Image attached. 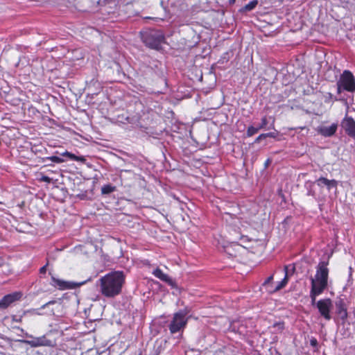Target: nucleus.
I'll use <instances>...</instances> for the list:
<instances>
[{"label": "nucleus", "mask_w": 355, "mask_h": 355, "mask_svg": "<svg viewBox=\"0 0 355 355\" xmlns=\"http://www.w3.org/2000/svg\"><path fill=\"white\" fill-rule=\"evenodd\" d=\"M124 283L123 272L112 271L99 278L96 285L103 297L112 299L121 294Z\"/></svg>", "instance_id": "obj_1"}, {"label": "nucleus", "mask_w": 355, "mask_h": 355, "mask_svg": "<svg viewBox=\"0 0 355 355\" xmlns=\"http://www.w3.org/2000/svg\"><path fill=\"white\" fill-rule=\"evenodd\" d=\"M328 265V261H320L316 266L315 276L311 278V291L309 296L311 300L312 305H315L316 297L320 295L328 287L329 273Z\"/></svg>", "instance_id": "obj_2"}, {"label": "nucleus", "mask_w": 355, "mask_h": 355, "mask_svg": "<svg viewBox=\"0 0 355 355\" xmlns=\"http://www.w3.org/2000/svg\"><path fill=\"white\" fill-rule=\"evenodd\" d=\"M155 112L153 110L144 112L139 117L137 116H127L125 121L127 123L136 125L140 128L143 129L147 135L154 137L155 133Z\"/></svg>", "instance_id": "obj_3"}, {"label": "nucleus", "mask_w": 355, "mask_h": 355, "mask_svg": "<svg viewBox=\"0 0 355 355\" xmlns=\"http://www.w3.org/2000/svg\"><path fill=\"white\" fill-rule=\"evenodd\" d=\"M188 312L185 310H180L175 313L171 323L168 325L170 332L173 334L183 331L188 322L187 318Z\"/></svg>", "instance_id": "obj_4"}, {"label": "nucleus", "mask_w": 355, "mask_h": 355, "mask_svg": "<svg viewBox=\"0 0 355 355\" xmlns=\"http://www.w3.org/2000/svg\"><path fill=\"white\" fill-rule=\"evenodd\" d=\"M67 160L78 161L84 162L86 159L83 156H76V155L65 150L63 153H59L56 152L55 155L47 157L44 159V162L46 165H51V163L60 164Z\"/></svg>", "instance_id": "obj_5"}, {"label": "nucleus", "mask_w": 355, "mask_h": 355, "mask_svg": "<svg viewBox=\"0 0 355 355\" xmlns=\"http://www.w3.org/2000/svg\"><path fill=\"white\" fill-rule=\"evenodd\" d=\"M338 93L341 91H347L353 92L355 91V78L353 73L348 71L345 70L340 75L339 80L337 82Z\"/></svg>", "instance_id": "obj_6"}, {"label": "nucleus", "mask_w": 355, "mask_h": 355, "mask_svg": "<svg viewBox=\"0 0 355 355\" xmlns=\"http://www.w3.org/2000/svg\"><path fill=\"white\" fill-rule=\"evenodd\" d=\"M315 304H316L321 316L326 320H330L331 319L330 311L332 306V302L330 298L320 300L317 302H315Z\"/></svg>", "instance_id": "obj_7"}, {"label": "nucleus", "mask_w": 355, "mask_h": 355, "mask_svg": "<svg viewBox=\"0 0 355 355\" xmlns=\"http://www.w3.org/2000/svg\"><path fill=\"white\" fill-rule=\"evenodd\" d=\"M141 38L144 44L150 49H155V31L146 28L140 32Z\"/></svg>", "instance_id": "obj_8"}, {"label": "nucleus", "mask_w": 355, "mask_h": 355, "mask_svg": "<svg viewBox=\"0 0 355 355\" xmlns=\"http://www.w3.org/2000/svg\"><path fill=\"white\" fill-rule=\"evenodd\" d=\"M53 281L52 285L55 287H58L60 290L64 289H73L83 285L86 282H66L60 279H57L55 277H51Z\"/></svg>", "instance_id": "obj_9"}, {"label": "nucleus", "mask_w": 355, "mask_h": 355, "mask_svg": "<svg viewBox=\"0 0 355 355\" xmlns=\"http://www.w3.org/2000/svg\"><path fill=\"white\" fill-rule=\"evenodd\" d=\"M336 312L342 322L344 323L348 318L347 307L343 298H339L336 302Z\"/></svg>", "instance_id": "obj_10"}, {"label": "nucleus", "mask_w": 355, "mask_h": 355, "mask_svg": "<svg viewBox=\"0 0 355 355\" xmlns=\"http://www.w3.org/2000/svg\"><path fill=\"white\" fill-rule=\"evenodd\" d=\"M342 126L349 137L355 139V121L352 117L345 118Z\"/></svg>", "instance_id": "obj_11"}, {"label": "nucleus", "mask_w": 355, "mask_h": 355, "mask_svg": "<svg viewBox=\"0 0 355 355\" xmlns=\"http://www.w3.org/2000/svg\"><path fill=\"white\" fill-rule=\"evenodd\" d=\"M21 296V294L19 293H14L4 296L0 300V309L7 308L10 304L20 299Z\"/></svg>", "instance_id": "obj_12"}, {"label": "nucleus", "mask_w": 355, "mask_h": 355, "mask_svg": "<svg viewBox=\"0 0 355 355\" xmlns=\"http://www.w3.org/2000/svg\"><path fill=\"white\" fill-rule=\"evenodd\" d=\"M26 343L33 347H37L40 346H51V341L48 340L45 336L40 337L33 338L31 340H27Z\"/></svg>", "instance_id": "obj_13"}, {"label": "nucleus", "mask_w": 355, "mask_h": 355, "mask_svg": "<svg viewBox=\"0 0 355 355\" xmlns=\"http://www.w3.org/2000/svg\"><path fill=\"white\" fill-rule=\"evenodd\" d=\"M337 127V124L333 123L329 126H320L317 128V131L324 137H331L336 132Z\"/></svg>", "instance_id": "obj_14"}, {"label": "nucleus", "mask_w": 355, "mask_h": 355, "mask_svg": "<svg viewBox=\"0 0 355 355\" xmlns=\"http://www.w3.org/2000/svg\"><path fill=\"white\" fill-rule=\"evenodd\" d=\"M317 184L319 186H326L329 190L332 188H337L338 182L335 179H317Z\"/></svg>", "instance_id": "obj_15"}, {"label": "nucleus", "mask_w": 355, "mask_h": 355, "mask_svg": "<svg viewBox=\"0 0 355 355\" xmlns=\"http://www.w3.org/2000/svg\"><path fill=\"white\" fill-rule=\"evenodd\" d=\"M284 269V272H285V276L282 281H280L277 283V285L276 286L275 288L274 289V291H279L282 288H284L288 282V266H285Z\"/></svg>", "instance_id": "obj_16"}, {"label": "nucleus", "mask_w": 355, "mask_h": 355, "mask_svg": "<svg viewBox=\"0 0 355 355\" xmlns=\"http://www.w3.org/2000/svg\"><path fill=\"white\" fill-rule=\"evenodd\" d=\"M157 278H159L162 281L167 283L169 285L173 284L171 278L166 274H164L160 269L157 268Z\"/></svg>", "instance_id": "obj_17"}, {"label": "nucleus", "mask_w": 355, "mask_h": 355, "mask_svg": "<svg viewBox=\"0 0 355 355\" xmlns=\"http://www.w3.org/2000/svg\"><path fill=\"white\" fill-rule=\"evenodd\" d=\"M272 328L274 329V334H281L285 329V322L283 321L277 322L272 324Z\"/></svg>", "instance_id": "obj_18"}, {"label": "nucleus", "mask_w": 355, "mask_h": 355, "mask_svg": "<svg viewBox=\"0 0 355 355\" xmlns=\"http://www.w3.org/2000/svg\"><path fill=\"white\" fill-rule=\"evenodd\" d=\"M256 214L254 213L252 215H250V216H246L245 214H242V216L239 218V219L241 220V223L242 222H244L245 223H247L248 225H251L252 223L254 222V218Z\"/></svg>", "instance_id": "obj_19"}, {"label": "nucleus", "mask_w": 355, "mask_h": 355, "mask_svg": "<svg viewBox=\"0 0 355 355\" xmlns=\"http://www.w3.org/2000/svg\"><path fill=\"white\" fill-rule=\"evenodd\" d=\"M257 4H258L257 0L251 1L250 2H249L248 4H246L244 6L243 10L245 11H251L255 8V7L257 6Z\"/></svg>", "instance_id": "obj_20"}, {"label": "nucleus", "mask_w": 355, "mask_h": 355, "mask_svg": "<svg viewBox=\"0 0 355 355\" xmlns=\"http://www.w3.org/2000/svg\"><path fill=\"white\" fill-rule=\"evenodd\" d=\"M115 190V187L111 186L110 184L104 185L101 189V192L103 194H109Z\"/></svg>", "instance_id": "obj_21"}, {"label": "nucleus", "mask_w": 355, "mask_h": 355, "mask_svg": "<svg viewBox=\"0 0 355 355\" xmlns=\"http://www.w3.org/2000/svg\"><path fill=\"white\" fill-rule=\"evenodd\" d=\"M259 130H260V128H259V126L254 127V126L251 125V126L248 127V128L247 130V135L248 137H252V135L257 133Z\"/></svg>", "instance_id": "obj_22"}, {"label": "nucleus", "mask_w": 355, "mask_h": 355, "mask_svg": "<svg viewBox=\"0 0 355 355\" xmlns=\"http://www.w3.org/2000/svg\"><path fill=\"white\" fill-rule=\"evenodd\" d=\"M56 303V301L55 300H52V301H49L48 302H46V304H44V305H42L40 309H46V308H49L50 306L53 305V304H55ZM34 312L35 314H37V315H40L41 313H39L38 311V309L37 310H34Z\"/></svg>", "instance_id": "obj_23"}, {"label": "nucleus", "mask_w": 355, "mask_h": 355, "mask_svg": "<svg viewBox=\"0 0 355 355\" xmlns=\"http://www.w3.org/2000/svg\"><path fill=\"white\" fill-rule=\"evenodd\" d=\"M268 124V120H267V118L266 116H264L261 119V125L259 126V128L260 129H263Z\"/></svg>", "instance_id": "obj_24"}, {"label": "nucleus", "mask_w": 355, "mask_h": 355, "mask_svg": "<svg viewBox=\"0 0 355 355\" xmlns=\"http://www.w3.org/2000/svg\"><path fill=\"white\" fill-rule=\"evenodd\" d=\"M310 345L313 347H317L318 345V340L315 338H312L311 340H310Z\"/></svg>", "instance_id": "obj_25"}, {"label": "nucleus", "mask_w": 355, "mask_h": 355, "mask_svg": "<svg viewBox=\"0 0 355 355\" xmlns=\"http://www.w3.org/2000/svg\"><path fill=\"white\" fill-rule=\"evenodd\" d=\"M156 38H157V43H158V42H160L164 39V37L162 34H159L158 32L157 31ZM157 50H158V44H157Z\"/></svg>", "instance_id": "obj_26"}, {"label": "nucleus", "mask_w": 355, "mask_h": 355, "mask_svg": "<svg viewBox=\"0 0 355 355\" xmlns=\"http://www.w3.org/2000/svg\"><path fill=\"white\" fill-rule=\"evenodd\" d=\"M273 280V275L269 276L264 282L263 285H267L270 284Z\"/></svg>", "instance_id": "obj_27"}, {"label": "nucleus", "mask_w": 355, "mask_h": 355, "mask_svg": "<svg viewBox=\"0 0 355 355\" xmlns=\"http://www.w3.org/2000/svg\"><path fill=\"white\" fill-rule=\"evenodd\" d=\"M268 135L261 134L255 140V142H259V141L262 139H265L267 137Z\"/></svg>", "instance_id": "obj_28"}, {"label": "nucleus", "mask_w": 355, "mask_h": 355, "mask_svg": "<svg viewBox=\"0 0 355 355\" xmlns=\"http://www.w3.org/2000/svg\"><path fill=\"white\" fill-rule=\"evenodd\" d=\"M21 318H22L21 317L17 318V316L13 315L12 318V320L13 322H21Z\"/></svg>", "instance_id": "obj_29"}, {"label": "nucleus", "mask_w": 355, "mask_h": 355, "mask_svg": "<svg viewBox=\"0 0 355 355\" xmlns=\"http://www.w3.org/2000/svg\"><path fill=\"white\" fill-rule=\"evenodd\" d=\"M46 267H47V264H46L45 266H42L40 269V274H45L46 273Z\"/></svg>", "instance_id": "obj_30"}, {"label": "nucleus", "mask_w": 355, "mask_h": 355, "mask_svg": "<svg viewBox=\"0 0 355 355\" xmlns=\"http://www.w3.org/2000/svg\"><path fill=\"white\" fill-rule=\"evenodd\" d=\"M240 239H241V241H242L243 242L250 241V239H248V237L247 236H241Z\"/></svg>", "instance_id": "obj_31"}, {"label": "nucleus", "mask_w": 355, "mask_h": 355, "mask_svg": "<svg viewBox=\"0 0 355 355\" xmlns=\"http://www.w3.org/2000/svg\"><path fill=\"white\" fill-rule=\"evenodd\" d=\"M39 180H40V181H45V182H48V183H51V182L54 183V182H53V179H47V178H45V179H39Z\"/></svg>", "instance_id": "obj_32"}, {"label": "nucleus", "mask_w": 355, "mask_h": 355, "mask_svg": "<svg viewBox=\"0 0 355 355\" xmlns=\"http://www.w3.org/2000/svg\"><path fill=\"white\" fill-rule=\"evenodd\" d=\"M347 3L351 4V6H355V0H347Z\"/></svg>", "instance_id": "obj_33"}, {"label": "nucleus", "mask_w": 355, "mask_h": 355, "mask_svg": "<svg viewBox=\"0 0 355 355\" xmlns=\"http://www.w3.org/2000/svg\"><path fill=\"white\" fill-rule=\"evenodd\" d=\"M270 159H268L266 162H265V166H267L270 164Z\"/></svg>", "instance_id": "obj_34"}, {"label": "nucleus", "mask_w": 355, "mask_h": 355, "mask_svg": "<svg viewBox=\"0 0 355 355\" xmlns=\"http://www.w3.org/2000/svg\"><path fill=\"white\" fill-rule=\"evenodd\" d=\"M49 313V314H50V315H51V314H54V311H53V309H50V310L49 311V313Z\"/></svg>", "instance_id": "obj_35"}, {"label": "nucleus", "mask_w": 355, "mask_h": 355, "mask_svg": "<svg viewBox=\"0 0 355 355\" xmlns=\"http://www.w3.org/2000/svg\"><path fill=\"white\" fill-rule=\"evenodd\" d=\"M236 0H229L230 4H234L235 3Z\"/></svg>", "instance_id": "obj_36"}, {"label": "nucleus", "mask_w": 355, "mask_h": 355, "mask_svg": "<svg viewBox=\"0 0 355 355\" xmlns=\"http://www.w3.org/2000/svg\"><path fill=\"white\" fill-rule=\"evenodd\" d=\"M265 135H267V137H273L272 133H271V132H270V133H266Z\"/></svg>", "instance_id": "obj_37"}, {"label": "nucleus", "mask_w": 355, "mask_h": 355, "mask_svg": "<svg viewBox=\"0 0 355 355\" xmlns=\"http://www.w3.org/2000/svg\"><path fill=\"white\" fill-rule=\"evenodd\" d=\"M152 274L155 275V268L152 269Z\"/></svg>", "instance_id": "obj_38"}, {"label": "nucleus", "mask_w": 355, "mask_h": 355, "mask_svg": "<svg viewBox=\"0 0 355 355\" xmlns=\"http://www.w3.org/2000/svg\"><path fill=\"white\" fill-rule=\"evenodd\" d=\"M144 264H146V265H148V264H149V263H148V260H145V261H144Z\"/></svg>", "instance_id": "obj_39"}, {"label": "nucleus", "mask_w": 355, "mask_h": 355, "mask_svg": "<svg viewBox=\"0 0 355 355\" xmlns=\"http://www.w3.org/2000/svg\"><path fill=\"white\" fill-rule=\"evenodd\" d=\"M162 83H164L165 82V80L164 78H161L160 80Z\"/></svg>", "instance_id": "obj_40"}, {"label": "nucleus", "mask_w": 355, "mask_h": 355, "mask_svg": "<svg viewBox=\"0 0 355 355\" xmlns=\"http://www.w3.org/2000/svg\"><path fill=\"white\" fill-rule=\"evenodd\" d=\"M42 178H49V177L46 175H42Z\"/></svg>", "instance_id": "obj_41"}, {"label": "nucleus", "mask_w": 355, "mask_h": 355, "mask_svg": "<svg viewBox=\"0 0 355 355\" xmlns=\"http://www.w3.org/2000/svg\"><path fill=\"white\" fill-rule=\"evenodd\" d=\"M301 130H303V129H305L306 128L305 127H300V128Z\"/></svg>", "instance_id": "obj_42"}, {"label": "nucleus", "mask_w": 355, "mask_h": 355, "mask_svg": "<svg viewBox=\"0 0 355 355\" xmlns=\"http://www.w3.org/2000/svg\"><path fill=\"white\" fill-rule=\"evenodd\" d=\"M277 1H279V2H283L284 1V0H277Z\"/></svg>", "instance_id": "obj_43"}, {"label": "nucleus", "mask_w": 355, "mask_h": 355, "mask_svg": "<svg viewBox=\"0 0 355 355\" xmlns=\"http://www.w3.org/2000/svg\"><path fill=\"white\" fill-rule=\"evenodd\" d=\"M295 270V266L293 267V270L294 271Z\"/></svg>", "instance_id": "obj_44"}]
</instances>
